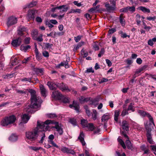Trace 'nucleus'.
I'll return each instance as SVG.
<instances>
[{"instance_id":"obj_1","label":"nucleus","mask_w":156,"mask_h":156,"mask_svg":"<svg viewBox=\"0 0 156 156\" xmlns=\"http://www.w3.org/2000/svg\"><path fill=\"white\" fill-rule=\"evenodd\" d=\"M55 125V127L57 131L61 135L62 134L63 131L61 127V125L58 123L50 120H47L44 122L37 121V126L33 130L32 132H27L26 133V136H45V131L48 130L49 129L48 124H50Z\"/></svg>"},{"instance_id":"obj_2","label":"nucleus","mask_w":156,"mask_h":156,"mask_svg":"<svg viewBox=\"0 0 156 156\" xmlns=\"http://www.w3.org/2000/svg\"><path fill=\"white\" fill-rule=\"evenodd\" d=\"M29 92L31 94V103L30 105L26 106L25 110L27 112H31L32 108H37L40 107L42 101L39 97L35 95V91L32 89L30 90Z\"/></svg>"},{"instance_id":"obj_3","label":"nucleus","mask_w":156,"mask_h":156,"mask_svg":"<svg viewBox=\"0 0 156 156\" xmlns=\"http://www.w3.org/2000/svg\"><path fill=\"white\" fill-rule=\"evenodd\" d=\"M149 120L148 122H147L145 125V128L147 131V136H150L151 135V131L155 125L152 117L151 115H149Z\"/></svg>"},{"instance_id":"obj_4","label":"nucleus","mask_w":156,"mask_h":156,"mask_svg":"<svg viewBox=\"0 0 156 156\" xmlns=\"http://www.w3.org/2000/svg\"><path fill=\"white\" fill-rule=\"evenodd\" d=\"M17 22V20L16 18L13 16H11L9 18L7 22L8 26L13 25Z\"/></svg>"},{"instance_id":"obj_5","label":"nucleus","mask_w":156,"mask_h":156,"mask_svg":"<svg viewBox=\"0 0 156 156\" xmlns=\"http://www.w3.org/2000/svg\"><path fill=\"white\" fill-rule=\"evenodd\" d=\"M62 95L58 91H54L51 95L52 97L55 99H61Z\"/></svg>"},{"instance_id":"obj_6","label":"nucleus","mask_w":156,"mask_h":156,"mask_svg":"<svg viewBox=\"0 0 156 156\" xmlns=\"http://www.w3.org/2000/svg\"><path fill=\"white\" fill-rule=\"evenodd\" d=\"M6 121L9 122L10 125L13 124L16 120V118L14 115H12L6 117Z\"/></svg>"},{"instance_id":"obj_7","label":"nucleus","mask_w":156,"mask_h":156,"mask_svg":"<svg viewBox=\"0 0 156 156\" xmlns=\"http://www.w3.org/2000/svg\"><path fill=\"white\" fill-rule=\"evenodd\" d=\"M111 118V115L109 113H106L103 115L101 117V122L103 123H106Z\"/></svg>"},{"instance_id":"obj_8","label":"nucleus","mask_w":156,"mask_h":156,"mask_svg":"<svg viewBox=\"0 0 156 156\" xmlns=\"http://www.w3.org/2000/svg\"><path fill=\"white\" fill-rule=\"evenodd\" d=\"M59 149L63 153H66L72 154H75V152L74 151L69 149L68 148L66 147H63L61 148H59Z\"/></svg>"},{"instance_id":"obj_9","label":"nucleus","mask_w":156,"mask_h":156,"mask_svg":"<svg viewBox=\"0 0 156 156\" xmlns=\"http://www.w3.org/2000/svg\"><path fill=\"white\" fill-rule=\"evenodd\" d=\"M21 41V39L19 37L13 40L12 42V44L13 46L17 47L20 45Z\"/></svg>"},{"instance_id":"obj_10","label":"nucleus","mask_w":156,"mask_h":156,"mask_svg":"<svg viewBox=\"0 0 156 156\" xmlns=\"http://www.w3.org/2000/svg\"><path fill=\"white\" fill-rule=\"evenodd\" d=\"M30 117L27 114H24L21 115L22 122L27 123L30 119Z\"/></svg>"},{"instance_id":"obj_11","label":"nucleus","mask_w":156,"mask_h":156,"mask_svg":"<svg viewBox=\"0 0 156 156\" xmlns=\"http://www.w3.org/2000/svg\"><path fill=\"white\" fill-rule=\"evenodd\" d=\"M41 93L42 96L45 97L46 96V94L47 93V91L45 89L44 86L41 84L39 86Z\"/></svg>"},{"instance_id":"obj_12","label":"nucleus","mask_w":156,"mask_h":156,"mask_svg":"<svg viewBox=\"0 0 156 156\" xmlns=\"http://www.w3.org/2000/svg\"><path fill=\"white\" fill-rule=\"evenodd\" d=\"M35 12L34 10H31L29 11L27 15V18L28 20L34 19Z\"/></svg>"},{"instance_id":"obj_13","label":"nucleus","mask_w":156,"mask_h":156,"mask_svg":"<svg viewBox=\"0 0 156 156\" xmlns=\"http://www.w3.org/2000/svg\"><path fill=\"white\" fill-rule=\"evenodd\" d=\"M47 85L48 86L50 89L51 90H55L58 87L57 85L52 82H48L47 83Z\"/></svg>"},{"instance_id":"obj_14","label":"nucleus","mask_w":156,"mask_h":156,"mask_svg":"<svg viewBox=\"0 0 156 156\" xmlns=\"http://www.w3.org/2000/svg\"><path fill=\"white\" fill-rule=\"evenodd\" d=\"M94 128L95 126L93 124L91 123H89L85 129L87 131H93Z\"/></svg>"},{"instance_id":"obj_15","label":"nucleus","mask_w":156,"mask_h":156,"mask_svg":"<svg viewBox=\"0 0 156 156\" xmlns=\"http://www.w3.org/2000/svg\"><path fill=\"white\" fill-rule=\"evenodd\" d=\"M69 107L70 108L74 109L77 111H78L79 105V104L76 102L73 101V104L70 105Z\"/></svg>"},{"instance_id":"obj_16","label":"nucleus","mask_w":156,"mask_h":156,"mask_svg":"<svg viewBox=\"0 0 156 156\" xmlns=\"http://www.w3.org/2000/svg\"><path fill=\"white\" fill-rule=\"evenodd\" d=\"M100 7V5H98L96 7H94L91 8L89 9L88 12L91 13H93L94 12H97L99 11V10L98 9Z\"/></svg>"},{"instance_id":"obj_17","label":"nucleus","mask_w":156,"mask_h":156,"mask_svg":"<svg viewBox=\"0 0 156 156\" xmlns=\"http://www.w3.org/2000/svg\"><path fill=\"white\" fill-rule=\"evenodd\" d=\"M124 18L123 14H121L119 17V20L121 25L122 26H124L125 25V21Z\"/></svg>"},{"instance_id":"obj_18","label":"nucleus","mask_w":156,"mask_h":156,"mask_svg":"<svg viewBox=\"0 0 156 156\" xmlns=\"http://www.w3.org/2000/svg\"><path fill=\"white\" fill-rule=\"evenodd\" d=\"M59 88L62 91H70V90L68 88V86L63 84H60Z\"/></svg>"},{"instance_id":"obj_19","label":"nucleus","mask_w":156,"mask_h":156,"mask_svg":"<svg viewBox=\"0 0 156 156\" xmlns=\"http://www.w3.org/2000/svg\"><path fill=\"white\" fill-rule=\"evenodd\" d=\"M105 6L107 10L108 11H113L115 10V7L112 6H111L108 3L106 4Z\"/></svg>"},{"instance_id":"obj_20","label":"nucleus","mask_w":156,"mask_h":156,"mask_svg":"<svg viewBox=\"0 0 156 156\" xmlns=\"http://www.w3.org/2000/svg\"><path fill=\"white\" fill-rule=\"evenodd\" d=\"M137 112L141 116H147L148 118H149V115H151L149 113L140 110H137Z\"/></svg>"},{"instance_id":"obj_21","label":"nucleus","mask_w":156,"mask_h":156,"mask_svg":"<svg viewBox=\"0 0 156 156\" xmlns=\"http://www.w3.org/2000/svg\"><path fill=\"white\" fill-rule=\"evenodd\" d=\"M18 33L19 34H22V32L26 31L27 30V28L24 26H20L18 29Z\"/></svg>"},{"instance_id":"obj_22","label":"nucleus","mask_w":156,"mask_h":156,"mask_svg":"<svg viewBox=\"0 0 156 156\" xmlns=\"http://www.w3.org/2000/svg\"><path fill=\"white\" fill-rule=\"evenodd\" d=\"M127 122L126 121H123L122 122V128L126 131L129 130V126Z\"/></svg>"},{"instance_id":"obj_23","label":"nucleus","mask_w":156,"mask_h":156,"mask_svg":"<svg viewBox=\"0 0 156 156\" xmlns=\"http://www.w3.org/2000/svg\"><path fill=\"white\" fill-rule=\"evenodd\" d=\"M120 114V111L119 110H116L115 112L114 115V119L115 121L117 122L118 119V117Z\"/></svg>"},{"instance_id":"obj_24","label":"nucleus","mask_w":156,"mask_h":156,"mask_svg":"<svg viewBox=\"0 0 156 156\" xmlns=\"http://www.w3.org/2000/svg\"><path fill=\"white\" fill-rule=\"evenodd\" d=\"M36 139V137H26L25 139L26 141L29 144H31Z\"/></svg>"},{"instance_id":"obj_25","label":"nucleus","mask_w":156,"mask_h":156,"mask_svg":"<svg viewBox=\"0 0 156 156\" xmlns=\"http://www.w3.org/2000/svg\"><path fill=\"white\" fill-rule=\"evenodd\" d=\"M68 9V7L66 5H61V9H60V12L62 13L63 12H66Z\"/></svg>"},{"instance_id":"obj_26","label":"nucleus","mask_w":156,"mask_h":156,"mask_svg":"<svg viewBox=\"0 0 156 156\" xmlns=\"http://www.w3.org/2000/svg\"><path fill=\"white\" fill-rule=\"evenodd\" d=\"M81 124L82 125L83 128H85L86 126L89 123L87 120L85 119H82L80 121Z\"/></svg>"},{"instance_id":"obj_27","label":"nucleus","mask_w":156,"mask_h":156,"mask_svg":"<svg viewBox=\"0 0 156 156\" xmlns=\"http://www.w3.org/2000/svg\"><path fill=\"white\" fill-rule=\"evenodd\" d=\"M30 48V46L29 45L24 46L22 45L20 47V49L21 51L26 52L27 50Z\"/></svg>"},{"instance_id":"obj_28","label":"nucleus","mask_w":156,"mask_h":156,"mask_svg":"<svg viewBox=\"0 0 156 156\" xmlns=\"http://www.w3.org/2000/svg\"><path fill=\"white\" fill-rule=\"evenodd\" d=\"M34 71L38 74L42 75L44 74V69H39L38 68H35Z\"/></svg>"},{"instance_id":"obj_29","label":"nucleus","mask_w":156,"mask_h":156,"mask_svg":"<svg viewBox=\"0 0 156 156\" xmlns=\"http://www.w3.org/2000/svg\"><path fill=\"white\" fill-rule=\"evenodd\" d=\"M54 138V137H49V140H48V142L52 144L53 146L56 147L57 148H58V146L57 145L53 140Z\"/></svg>"},{"instance_id":"obj_30","label":"nucleus","mask_w":156,"mask_h":156,"mask_svg":"<svg viewBox=\"0 0 156 156\" xmlns=\"http://www.w3.org/2000/svg\"><path fill=\"white\" fill-rule=\"evenodd\" d=\"M38 32L37 30H33L31 32V35L34 39H36L37 37Z\"/></svg>"},{"instance_id":"obj_31","label":"nucleus","mask_w":156,"mask_h":156,"mask_svg":"<svg viewBox=\"0 0 156 156\" xmlns=\"http://www.w3.org/2000/svg\"><path fill=\"white\" fill-rule=\"evenodd\" d=\"M6 117L3 119L1 122V125L3 126H6L9 125V122L6 121Z\"/></svg>"},{"instance_id":"obj_32","label":"nucleus","mask_w":156,"mask_h":156,"mask_svg":"<svg viewBox=\"0 0 156 156\" xmlns=\"http://www.w3.org/2000/svg\"><path fill=\"white\" fill-rule=\"evenodd\" d=\"M97 113L95 110H93V113L92 115V118L94 120H96L97 119Z\"/></svg>"},{"instance_id":"obj_33","label":"nucleus","mask_w":156,"mask_h":156,"mask_svg":"<svg viewBox=\"0 0 156 156\" xmlns=\"http://www.w3.org/2000/svg\"><path fill=\"white\" fill-rule=\"evenodd\" d=\"M126 143L128 149H132V146L130 141L128 140H127L126 141Z\"/></svg>"},{"instance_id":"obj_34","label":"nucleus","mask_w":156,"mask_h":156,"mask_svg":"<svg viewBox=\"0 0 156 156\" xmlns=\"http://www.w3.org/2000/svg\"><path fill=\"white\" fill-rule=\"evenodd\" d=\"M118 140L119 143L122 146L123 148L124 149H125L126 148V146L125 145L124 142L121 139H120V138L119 137L118 138Z\"/></svg>"},{"instance_id":"obj_35","label":"nucleus","mask_w":156,"mask_h":156,"mask_svg":"<svg viewBox=\"0 0 156 156\" xmlns=\"http://www.w3.org/2000/svg\"><path fill=\"white\" fill-rule=\"evenodd\" d=\"M134 104L132 103H131L127 109V111L131 110L132 112H134L135 111L134 108L133 106Z\"/></svg>"},{"instance_id":"obj_36","label":"nucleus","mask_w":156,"mask_h":156,"mask_svg":"<svg viewBox=\"0 0 156 156\" xmlns=\"http://www.w3.org/2000/svg\"><path fill=\"white\" fill-rule=\"evenodd\" d=\"M140 9L144 12H150V10L149 9H147L144 7H140Z\"/></svg>"},{"instance_id":"obj_37","label":"nucleus","mask_w":156,"mask_h":156,"mask_svg":"<svg viewBox=\"0 0 156 156\" xmlns=\"http://www.w3.org/2000/svg\"><path fill=\"white\" fill-rule=\"evenodd\" d=\"M36 3L35 2H31L29 4L26 6L25 7H24V8L26 9V8H30L32 7H33L34 6H35V5H36Z\"/></svg>"},{"instance_id":"obj_38","label":"nucleus","mask_w":156,"mask_h":156,"mask_svg":"<svg viewBox=\"0 0 156 156\" xmlns=\"http://www.w3.org/2000/svg\"><path fill=\"white\" fill-rule=\"evenodd\" d=\"M89 99L88 98H84L83 97H81L80 99L79 100L80 102L81 103L84 102H85L89 100Z\"/></svg>"},{"instance_id":"obj_39","label":"nucleus","mask_w":156,"mask_h":156,"mask_svg":"<svg viewBox=\"0 0 156 156\" xmlns=\"http://www.w3.org/2000/svg\"><path fill=\"white\" fill-rule=\"evenodd\" d=\"M66 64V61H63L62 62L60 63L56 66L55 67L57 69H59L60 68L61 66H64V65Z\"/></svg>"},{"instance_id":"obj_40","label":"nucleus","mask_w":156,"mask_h":156,"mask_svg":"<svg viewBox=\"0 0 156 156\" xmlns=\"http://www.w3.org/2000/svg\"><path fill=\"white\" fill-rule=\"evenodd\" d=\"M9 140L11 143L14 142L18 140V137H9Z\"/></svg>"},{"instance_id":"obj_41","label":"nucleus","mask_w":156,"mask_h":156,"mask_svg":"<svg viewBox=\"0 0 156 156\" xmlns=\"http://www.w3.org/2000/svg\"><path fill=\"white\" fill-rule=\"evenodd\" d=\"M140 15L138 14H137L136 16V22L138 25L140 24L141 23L140 20Z\"/></svg>"},{"instance_id":"obj_42","label":"nucleus","mask_w":156,"mask_h":156,"mask_svg":"<svg viewBox=\"0 0 156 156\" xmlns=\"http://www.w3.org/2000/svg\"><path fill=\"white\" fill-rule=\"evenodd\" d=\"M93 131L94 134H98L100 132V130L99 128L95 126V128Z\"/></svg>"},{"instance_id":"obj_43","label":"nucleus","mask_w":156,"mask_h":156,"mask_svg":"<svg viewBox=\"0 0 156 156\" xmlns=\"http://www.w3.org/2000/svg\"><path fill=\"white\" fill-rule=\"evenodd\" d=\"M61 99H62L63 102L65 103H68L69 102V99L68 98L63 97L62 96V98Z\"/></svg>"},{"instance_id":"obj_44","label":"nucleus","mask_w":156,"mask_h":156,"mask_svg":"<svg viewBox=\"0 0 156 156\" xmlns=\"http://www.w3.org/2000/svg\"><path fill=\"white\" fill-rule=\"evenodd\" d=\"M128 12L129 11L131 13H133L135 11V7L134 6L130 7L128 6Z\"/></svg>"},{"instance_id":"obj_45","label":"nucleus","mask_w":156,"mask_h":156,"mask_svg":"<svg viewBox=\"0 0 156 156\" xmlns=\"http://www.w3.org/2000/svg\"><path fill=\"white\" fill-rule=\"evenodd\" d=\"M119 34H121V37L122 38H126L127 36L128 37H129V36H127L126 33H124L122 31H119Z\"/></svg>"},{"instance_id":"obj_46","label":"nucleus","mask_w":156,"mask_h":156,"mask_svg":"<svg viewBox=\"0 0 156 156\" xmlns=\"http://www.w3.org/2000/svg\"><path fill=\"white\" fill-rule=\"evenodd\" d=\"M78 139L81 142L83 146H85L86 145V143L84 141V139L83 137H78Z\"/></svg>"},{"instance_id":"obj_47","label":"nucleus","mask_w":156,"mask_h":156,"mask_svg":"<svg viewBox=\"0 0 156 156\" xmlns=\"http://www.w3.org/2000/svg\"><path fill=\"white\" fill-rule=\"evenodd\" d=\"M43 35L42 34L40 35L38 37H36V39H35L34 40H36L38 41H42L43 40V39L42 38Z\"/></svg>"},{"instance_id":"obj_48","label":"nucleus","mask_w":156,"mask_h":156,"mask_svg":"<svg viewBox=\"0 0 156 156\" xmlns=\"http://www.w3.org/2000/svg\"><path fill=\"white\" fill-rule=\"evenodd\" d=\"M70 122L74 126H76L77 125L76 119H70Z\"/></svg>"},{"instance_id":"obj_49","label":"nucleus","mask_w":156,"mask_h":156,"mask_svg":"<svg viewBox=\"0 0 156 156\" xmlns=\"http://www.w3.org/2000/svg\"><path fill=\"white\" fill-rule=\"evenodd\" d=\"M143 22V25L144 26V28L146 30L149 31L150 30L151 28V27L149 26H147L145 23H144V22Z\"/></svg>"},{"instance_id":"obj_50","label":"nucleus","mask_w":156,"mask_h":156,"mask_svg":"<svg viewBox=\"0 0 156 156\" xmlns=\"http://www.w3.org/2000/svg\"><path fill=\"white\" fill-rule=\"evenodd\" d=\"M128 111L126 109H124L123 110L122 112L121 115L122 116H124L128 114Z\"/></svg>"},{"instance_id":"obj_51","label":"nucleus","mask_w":156,"mask_h":156,"mask_svg":"<svg viewBox=\"0 0 156 156\" xmlns=\"http://www.w3.org/2000/svg\"><path fill=\"white\" fill-rule=\"evenodd\" d=\"M128 6L121 9L120 11L121 12H128Z\"/></svg>"},{"instance_id":"obj_52","label":"nucleus","mask_w":156,"mask_h":156,"mask_svg":"<svg viewBox=\"0 0 156 156\" xmlns=\"http://www.w3.org/2000/svg\"><path fill=\"white\" fill-rule=\"evenodd\" d=\"M84 108L86 110V113L88 116L90 115V110L88 109V107L87 106H84Z\"/></svg>"},{"instance_id":"obj_53","label":"nucleus","mask_w":156,"mask_h":156,"mask_svg":"<svg viewBox=\"0 0 156 156\" xmlns=\"http://www.w3.org/2000/svg\"><path fill=\"white\" fill-rule=\"evenodd\" d=\"M105 51L104 49L103 48H102L101 50V51L98 55V56L99 57H101V56L104 54Z\"/></svg>"},{"instance_id":"obj_54","label":"nucleus","mask_w":156,"mask_h":156,"mask_svg":"<svg viewBox=\"0 0 156 156\" xmlns=\"http://www.w3.org/2000/svg\"><path fill=\"white\" fill-rule=\"evenodd\" d=\"M47 116L48 118H53L56 117V115L55 114L51 113L48 114Z\"/></svg>"},{"instance_id":"obj_55","label":"nucleus","mask_w":156,"mask_h":156,"mask_svg":"<svg viewBox=\"0 0 156 156\" xmlns=\"http://www.w3.org/2000/svg\"><path fill=\"white\" fill-rule=\"evenodd\" d=\"M30 148L35 151H38L41 148V147H30Z\"/></svg>"},{"instance_id":"obj_56","label":"nucleus","mask_w":156,"mask_h":156,"mask_svg":"<svg viewBox=\"0 0 156 156\" xmlns=\"http://www.w3.org/2000/svg\"><path fill=\"white\" fill-rule=\"evenodd\" d=\"M31 78H22L21 79V80L22 81H27L30 82L31 81Z\"/></svg>"},{"instance_id":"obj_57","label":"nucleus","mask_w":156,"mask_h":156,"mask_svg":"<svg viewBox=\"0 0 156 156\" xmlns=\"http://www.w3.org/2000/svg\"><path fill=\"white\" fill-rule=\"evenodd\" d=\"M144 69V68L143 67H141L137 70L136 71L135 74H138L139 73H140V72H141Z\"/></svg>"},{"instance_id":"obj_58","label":"nucleus","mask_w":156,"mask_h":156,"mask_svg":"<svg viewBox=\"0 0 156 156\" xmlns=\"http://www.w3.org/2000/svg\"><path fill=\"white\" fill-rule=\"evenodd\" d=\"M156 19V16H154L153 17H147V20L150 21V20H154Z\"/></svg>"},{"instance_id":"obj_59","label":"nucleus","mask_w":156,"mask_h":156,"mask_svg":"<svg viewBox=\"0 0 156 156\" xmlns=\"http://www.w3.org/2000/svg\"><path fill=\"white\" fill-rule=\"evenodd\" d=\"M81 38V37L80 36H78L77 37H75L74 38L75 41L76 42H78L79 41Z\"/></svg>"},{"instance_id":"obj_60","label":"nucleus","mask_w":156,"mask_h":156,"mask_svg":"<svg viewBox=\"0 0 156 156\" xmlns=\"http://www.w3.org/2000/svg\"><path fill=\"white\" fill-rule=\"evenodd\" d=\"M147 140L150 144H154V141L152 140L151 137H147Z\"/></svg>"},{"instance_id":"obj_61","label":"nucleus","mask_w":156,"mask_h":156,"mask_svg":"<svg viewBox=\"0 0 156 156\" xmlns=\"http://www.w3.org/2000/svg\"><path fill=\"white\" fill-rule=\"evenodd\" d=\"M153 41L152 39H149L148 41V44L151 46H152L153 45Z\"/></svg>"},{"instance_id":"obj_62","label":"nucleus","mask_w":156,"mask_h":156,"mask_svg":"<svg viewBox=\"0 0 156 156\" xmlns=\"http://www.w3.org/2000/svg\"><path fill=\"white\" fill-rule=\"evenodd\" d=\"M50 22L51 23L55 25L57 24V21L55 20H50Z\"/></svg>"},{"instance_id":"obj_63","label":"nucleus","mask_w":156,"mask_h":156,"mask_svg":"<svg viewBox=\"0 0 156 156\" xmlns=\"http://www.w3.org/2000/svg\"><path fill=\"white\" fill-rule=\"evenodd\" d=\"M43 55L45 57H48L49 56V53L48 52L44 51L43 52Z\"/></svg>"},{"instance_id":"obj_64","label":"nucleus","mask_w":156,"mask_h":156,"mask_svg":"<svg viewBox=\"0 0 156 156\" xmlns=\"http://www.w3.org/2000/svg\"><path fill=\"white\" fill-rule=\"evenodd\" d=\"M150 147L153 151L156 152V145H151Z\"/></svg>"}]
</instances>
